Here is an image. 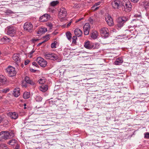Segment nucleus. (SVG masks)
<instances>
[{"label": "nucleus", "mask_w": 149, "mask_h": 149, "mask_svg": "<svg viewBox=\"0 0 149 149\" xmlns=\"http://www.w3.org/2000/svg\"><path fill=\"white\" fill-rule=\"evenodd\" d=\"M39 90L43 92L46 91L48 89V86L47 85H42L39 87Z\"/></svg>", "instance_id": "nucleus-25"}, {"label": "nucleus", "mask_w": 149, "mask_h": 149, "mask_svg": "<svg viewBox=\"0 0 149 149\" xmlns=\"http://www.w3.org/2000/svg\"><path fill=\"white\" fill-rule=\"evenodd\" d=\"M101 3L100 2H98L97 3H95L94 6L92 7V8H94L95 6H97L99 5L100 4V3Z\"/></svg>", "instance_id": "nucleus-39"}, {"label": "nucleus", "mask_w": 149, "mask_h": 149, "mask_svg": "<svg viewBox=\"0 0 149 149\" xmlns=\"http://www.w3.org/2000/svg\"><path fill=\"white\" fill-rule=\"evenodd\" d=\"M23 28L24 31L31 33L33 31V26L31 22H26L24 23Z\"/></svg>", "instance_id": "nucleus-3"}, {"label": "nucleus", "mask_w": 149, "mask_h": 149, "mask_svg": "<svg viewBox=\"0 0 149 149\" xmlns=\"http://www.w3.org/2000/svg\"><path fill=\"white\" fill-rule=\"evenodd\" d=\"M1 147L4 149H7V147L6 146V145L5 144H2L1 145Z\"/></svg>", "instance_id": "nucleus-43"}, {"label": "nucleus", "mask_w": 149, "mask_h": 149, "mask_svg": "<svg viewBox=\"0 0 149 149\" xmlns=\"http://www.w3.org/2000/svg\"><path fill=\"white\" fill-rule=\"evenodd\" d=\"M67 13L66 9L64 8H61L59 13V16L61 18H63L66 16Z\"/></svg>", "instance_id": "nucleus-11"}, {"label": "nucleus", "mask_w": 149, "mask_h": 149, "mask_svg": "<svg viewBox=\"0 0 149 149\" xmlns=\"http://www.w3.org/2000/svg\"><path fill=\"white\" fill-rule=\"evenodd\" d=\"M47 25L49 26L50 29H51L52 26V25L51 23H48L47 24Z\"/></svg>", "instance_id": "nucleus-44"}, {"label": "nucleus", "mask_w": 149, "mask_h": 149, "mask_svg": "<svg viewBox=\"0 0 149 149\" xmlns=\"http://www.w3.org/2000/svg\"><path fill=\"white\" fill-rule=\"evenodd\" d=\"M123 62V59L122 58H117L116 60L115 61V64L116 65H120Z\"/></svg>", "instance_id": "nucleus-27"}, {"label": "nucleus", "mask_w": 149, "mask_h": 149, "mask_svg": "<svg viewBox=\"0 0 149 149\" xmlns=\"http://www.w3.org/2000/svg\"><path fill=\"white\" fill-rule=\"evenodd\" d=\"M3 119V118L1 116H0V123H1Z\"/></svg>", "instance_id": "nucleus-48"}, {"label": "nucleus", "mask_w": 149, "mask_h": 149, "mask_svg": "<svg viewBox=\"0 0 149 149\" xmlns=\"http://www.w3.org/2000/svg\"><path fill=\"white\" fill-rule=\"evenodd\" d=\"M43 38L45 39L44 41V42H45L49 39V35H47L44 36Z\"/></svg>", "instance_id": "nucleus-38"}, {"label": "nucleus", "mask_w": 149, "mask_h": 149, "mask_svg": "<svg viewBox=\"0 0 149 149\" xmlns=\"http://www.w3.org/2000/svg\"><path fill=\"white\" fill-rule=\"evenodd\" d=\"M90 27L88 23H86L83 27L84 33V35H87L89 33Z\"/></svg>", "instance_id": "nucleus-10"}, {"label": "nucleus", "mask_w": 149, "mask_h": 149, "mask_svg": "<svg viewBox=\"0 0 149 149\" xmlns=\"http://www.w3.org/2000/svg\"><path fill=\"white\" fill-rule=\"evenodd\" d=\"M121 2L119 0H115L112 2V5L114 8H118L121 6Z\"/></svg>", "instance_id": "nucleus-12"}, {"label": "nucleus", "mask_w": 149, "mask_h": 149, "mask_svg": "<svg viewBox=\"0 0 149 149\" xmlns=\"http://www.w3.org/2000/svg\"><path fill=\"white\" fill-rule=\"evenodd\" d=\"M45 42L44 41H43V42H40V43H38L37 45V46H40L41 45H42V43H44Z\"/></svg>", "instance_id": "nucleus-49"}, {"label": "nucleus", "mask_w": 149, "mask_h": 149, "mask_svg": "<svg viewBox=\"0 0 149 149\" xmlns=\"http://www.w3.org/2000/svg\"><path fill=\"white\" fill-rule=\"evenodd\" d=\"M72 38V44L75 45H76L77 44L76 40L77 39V37L76 36H74Z\"/></svg>", "instance_id": "nucleus-33"}, {"label": "nucleus", "mask_w": 149, "mask_h": 149, "mask_svg": "<svg viewBox=\"0 0 149 149\" xmlns=\"http://www.w3.org/2000/svg\"><path fill=\"white\" fill-rule=\"evenodd\" d=\"M16 141L14 139H12L10 140L8 143L9 145H13L16 143Z\"/></svg>", "instance_id": "nucleus-34"}, {"label": "nucleus", "mask_w": 149, "mask_h": 149, "mask_svg": "<svg viewBox=\"0 0 149 149\" xmlns=\"http://www.w3.org/2000/svg\"><path fill=\"white\" fill-rule=\"evenodd\" d=\"M127 18L125 17H120L118 18L117 20V26L119 28L122 27L124 23L127 20Z\"/></svg>", "instance_id": "nucleus-4"}, {"label": "nucleus", "mask_w": 149, "mask_h": 149, "mask_svg": "<svg viewBox=\"0 0 149 149\" xmlns=\"http://www.w3.org/2000/svg\"><path fill=\"white\" fill-rule=\"evenodd\" d=\"M65 35L67 39L70 41L71 40L72 38V34L70 31H68L66 33Z\"/></svg>", "instance_id": "nucleus-29"}, {"label": "nucleus", "mask_w": 149, "mask_h": 149, "mask_svg": "<svg viewBox=\"0 0 149 149\" xmlns=\"http://www.w3.org/2000/svg\"><path fill=\"white\" fill-rule=\"evenodd\" d=\"M32 64L33 65L35 66L36 67H37L38 66V65L37 63L36 62H33Z\"/></svg>", "instance_id": "nucleus-47"}, {"label": "nucleus", "mask_w": 149, "mask_h": 149, "mask_svg": "<svg viewBox=\"0 0 149 149\" xmlns=\"http://www.w3.org/2000/svg\"><path fill=\"white\" fill-rule=\"evenodd\" d=\"M6 81V77L3 75H0V85L5 84Z\"/></svg>", "instance_id": "nucleus-19"}, {"label": "nucleus", "mask_w": 149, "mask_h": 149, "mask_svg": "<svg viewBox=\"0 0 149 149\" xmlns=\"http://www.w3.org/2000/svg\"><path fill=\"white\" fill-rule=\"evenodd\" d=\"M99 8V7H96L95 8V9H94V10L95 11V10H97V9H98Z\"/></svg>", "instance_id": "nucleus-55"}, {"label": "nucleus", "mask_w": 149, "mask_h": 149, "mask_svg": "<svg viewBox=\"0 0 149 149\" xmlns=\"http://www.w3.org/2000/svg\"><path fill=\"white\" fill-rule=\"evenodd\" d=\"M45 78L43 77L42 78L40 79L38 81V82L41 84H43L45 82Z\"/></svg>", "instance_id": "nucleus-35"}, {"label": "nucleus", "mask_w": 149, "mask_h": 149, "mask_svg": "<svg viewBox=\"0 0 149 149\" xmlns=\"http://www.w3.org/2000/svg\"><path fill=\"white\" fill-rule=\"evenodd\" d=\"M3 139H8L6 131H2L0 132V140L1 141Z\"/></svg>", "instance_id": "nucleus-15"}, {"label": "nucleus", "mask_w": 149, "mask_h": 149, "mask_svg": "<svg viewBox=\"0 0 149 149\" xmlns=\"http://www.w3.org/2000/svg\"><path fill=\"white\" fill-rule=\"evenodd\" d=\"M139 21H140V20H139ZM141 22H142V23H143H143H145V22L144 21V20H141Z\"/></svg>", "instance_id": "nucleus-53"}, {"label": "nucleus", "mask_w": 149, "mask_h": 149, "mask_svg": "<svg viewBox=\"0 0 149 149\" xmlns=\"http://www.w3.org/2000/svg\"><path fill=\"white\" fill-rule=\"evenodd\" d=\"M56 43L54 42L51 44V47L52 48H54L56 47Z\"/></svg>", "instance_id": "nucleus-40"}, {"label": "nucleus", "mask_w": 149, "mask_h": 149, "mask_svg": "<svg viewBox=\"0 0 149 149\" xmlns=\"http://www.w3.org/2000/svg\"><path fill=\"white\" fill-rule=\"evenodd\" d=\"M123 10L128 12L132 10V5L129 0H125L122 2Z\"/></svg>", "instance_id": "nucleus-2"}, {"label": "nucleus", "mask_w": 149, "mask_h": 149, "mask_svg": "<svg viewBox=\"0 0 149 149\" xmlns=\"http://www.w3.org/2000/svg\"><path fill=\"white\" fill-rule=\"evenodd\" d=\"M74 33L75 36L78 37H81L83 34L82 31L78 28L74 30Z\"/></svg>", "instance_id": "nucleus-16"}, {"label": "nucleus", "mask_w": 149, "mask_h": 149, "mask_svg": "<svg viewBox=\"0 0 149 149\" xmlns=\"http://www.w3.org/2000/svg\"><path fill=\"white\" fill-rule=\"evenodd\" d=\"M145 138L149 139V133L146 132L145 134Z\"/></svg>", "instance_id": "nucleus-42"}, {"label": "nucleus", "mask_w": 149, "mask_h": 149, "mask_svg": "<svg viewBox=\"0 0 149 149\" xmlns=\"http://www.w3.org/2000/svg\"><path fill=\"white\" fill-rule=\"evenodd\" d=\"M36 100L37 102L41 101L42 100V98L40 96H36L35 97Z\"/></svg>", "instance_id": "nucleus-37"}, {"label": "nucleus", "mask_w": 149, "mask_h": 149, "mask_svg": "<svg viewBox=\"0 0 149 149\" xmlns=\"http://www.w3.org/2000/svg\"><path fill=\"white\" fill-rule=\"evenodd\" d=\"M13 59L16 62L18 65H19V63L20 62L21 57L19 54H14L13 56Z\"/></svg>", "instance_id": "nucleus-9"}, {"label": "nucleus", "mask_w": 149, "mask_h": 149, "mask_svg": "<svg viewBox=\"0 0 149 149\" xmlns=\"http://www.w3.org/2000/svg\"><path fill=\"white\" fill-rule=\"evenodd\" d=\"M100 47V44L98 43H92L91 46V49H97Z\"/></svg>", "instance_id": "nucleus-28"}, {"label": "nucleus", "mask_w": 149, "mask_h": 149, "mask_svg": "<svg viewBox=\"0 0 149 149\" xmlns=\"http://www.w3.org/2000/svg\"><path fill=\"white\" fill-rule=\"evenodd\" d=\"M130 1L133 3H137L139 0H130Z\"/></svg>", "instance_id": "nucleus-46"}, {"label": "nucleus", "mask_w": 149, "mask_h": 149, "mask_svg": "<svg viewBox=\"0 0 149 149\" xmlns=\"http://www.w3.org/2000/svg\"><path fill=\"white\" fill-rule=\"evenodd\" d=\"M25 81L28 84H29L31 85H34L35 84V82L33 81L31 79H30L29 77L26 76L25 78Z\"/></svg>", "instance_id": "nucleus-21"}, {"label": "nucleus", "mask_w": 149, "mask_h": 149, "mask_svg": "<svg viewBox=\"0 0 149 149\" xmlns=\"http://www.w3.org/2000/svg\"><path fill=\"white\" fill-rule=\"evenodd\" d=\"M33 52H30V54H33Z\"/></svg>", "instance_id": "nucleus-58"}, {"label": "nucleus", "mask_w": 149, "mask_h": 149, "mask_svg": "<svg viewBox=\"0 0 149 149\" xmlns=\"http://www.w3.org/2000/svg\"><path fill=\"white\" fill-rule=\"evenodd\" d=\"M19 147L18 146H17L14 149H19Z\"/></svg>", "instance_id": "nucleus-54"}, {"label": "nucleus", "mask_w": 149, "mask_h": 149, "mask_svg": "<svg viewBox=\"0 0 149 149\" xmlns=\"http://www.w3.org/2000/svg\"><path fill=\"white\" fill-rule=\"evenodd\" d=\"M143 6L146 9L149 7V2L144 1L143 2Z\"/></svg>", "instance_id": "nucleus-36"}, {"label": "nucleus", "mask_w": 149, "mask_h": 149, "mask_svg": "<svg viewBox=\"0 0 149 149\" xmlns=\"http://www.w3.org/2000/svg\"><path fill=\"white\" fill-rule=\"evenodd\" d=\"M71 22H70L67 25V27H69L71 25Z\"/></svg>", "instance_id": "nucleus-52"}, {"label": "nucleus", "mask_w": 149, "mask_h": 149, "mask_svg": "<svg viewBox=\"0 0 149 149\" xmlns=\"http://www.w3.org/2000/svg\"><path fill=\"white\" fill-rule=\"evenodd\" d=\"M6 132L8 136V139H10L14 136L13 131L12 130H10L8 132Z\"/></svg>", "instance_id": "nucleus-24"}, {"label": "nucleus", "mask_w": 149, "mask_h": 149, "mask_svg": "<svg viewBox=\"0 0 149 149\" xmlns=\"http://www.w3.org/2000/svg\"><path fill=\"white\" fill-rule=\"evenodd\" d=\"M17 31L16 28L13 26H7L5 29L6 34L11 37L15 36Z\"/></svg>", "instance_id": "nucleus-1"}, {"label": "nucleus", "mask_w": 149, "mask_h": 149, "mask_svg": "<svg viewBox=\"0 0 149 149\" xmlns=\"http://www.w3.org/2000/svg\"><path fill=\"white\" fill-rule=\"evenodd\" d=\"M47 121H45V120H41V121L40 122V123H39V124H35V122H32V123L31 124H34L35 125H36L37 126L38 125H41V126H46L47 125H48L47 124Z\"/></svg>", "instance_id": "nucleus-20"}, {"label": "nucleus", "mask_w": 149, "mask_h": 149, "mask_svg": "<svg viewBox=\"0 0 149 149\" xmlns=\"http://www.w3.org/2000/svg\"><path fill=\"white\" fill-rule=\"evenodd\" d=\"M36 61L39 65L42 67H45L47 65V61L40 57H38Z\"/></svg>", "instance_id": "nucleus-8"}, {"label": "nucleus", "mask_w": 149, "mask_h": 149, "mask_svg": "<svg viewBox=\"0 0 149 149\" xmlns=\"http://www.w3.org/2000/svg\"><path fill=\"white\" fill-rule=\"evenodd\" d=\"M50 18V15L47 14H45L41 16L40 18V19L41 22H45L49 20Z\"/></svg>", "instance_id": "nucleus-13"}, {"label": "nucleus", "mask_w": 149, "mask_h": 149, "mask_svg": "<svg viewBox=\"0 0 149 149\" xmlns=\"http://www.w3.org/2000/svg\"><path fill=\"white\" fill-rule=\"evenodd\" d=\"M2 40L6 42H10V40L9 38L7 37V36H4L2 38Z\"/></svg>", "instance_id": "nucleus-32"}, {"label": "nucleus", "mask_w": 149, "mask_h": 149, "mask_svg": "<svg viewBox=\"0 0 149 149\" xmlns=\"http://www.w3.org/2000/svg\"><path fill=\"white\" fill-rule=\"evenodd\" d=\"M45 56L47 59L54 61L57 60L58 58V55L53 53H46L45 54Z\"/></svg>", "instance_id": "nucleus-6"}, {"label": "nucleus", "mask_w": 149, "mask_h": 149, "mask_svg": "<svg viewBox=\"0 0 149 149\" xmlns=\"http://www.w3.org/2000/svg\"><path fill=\"white\" fill-rule=\"evenodd\" d=\"M98 36V32L96 31L92 32L91 35V37L93 39H96Z\"/></svg>", "instance_id": "nucleus-23"}, {"label": "nucleus", "mask_w": 149, "mask_h": 149, "mask_svg": "<svg viewBox=\"0 0 149 149\" xmlns=\"http://www.w3.org/2000/svg\"><path fill=\"white\" fill-rule=\"evenodd\" d=\"M24 109H26V107H24Z\"/></svg>", "instance_id": "nucleus-60"}, {"label": "nucleus", "mask_w": 149, "mask_h": 149, "mask_svg": "<svg viewBox=\"0 0 149 149\" xmlns=\"http://www.w3.org/2000/svg\"><path fill=\"white\" fill-rule=\"evenodd\" d=\"M59 3V1H54L50 3V5L51 6L54 7L57 6Z\"/></svg>", "instance_id": "nucleus-31"}, {"label": "nucleus", "mask_w": 149, "mask_h": 149, "mask_svg": "<svg viewBox=\"0 0 149 149\" xmlns=\"http://www.w3.org/2000/svg\"><path fill=\"white\" fill-rule=\"evenodd\" d=\"M47 31V29L45 27H39L38 28L37 34L41 35Z\"/></svg>", "instance_id": "nucleus-18"}, {"label": "nucleus", "mask_w": 149, "mask_h": 149, "mask_svg": "<svg viewBox=\"0 0 149 149\" xmlns=\"http://www.w3.org/2000/svg\"><path fill=\"white\" fill-rule=\"evenodd\" d=\"M30 61L28 60H26L24 62V64L25 65H27L29 62Z\"/></svg>", "instance_id": "nucleus-45"}, {"label": "nucleus", "mask_w": 149, "mask_h": 149, "mask_svg": "<svg viewBox=\"0 0 149 149\" xmlns=\"http://www.w3.org/2000/svg\"><path fill=\"white\" fill-rule=\"evenodd\" d=\"M83 19V18H80L78 20H76V22L77 23V22H79V21H81V19Z\"/></svg>", "instance_id": "nucleus-51"}, {"label": "nucleus", "mask_w": 149, "mask_h": 149, "mask_svg": "<svg viewBox=\"0 0 149 149\" xmlns=\"http://www.w3.org/2000/svg\"><path fill=\"white\" fill-rule=\"evenodd\" d=\"M92 43H91L89 41H88L84 43V46L86 48L88 49H91Z\"/></svg>", "instance_id": "nucleus-26"}, {"label": "nucleus", "mask_w": 149, "mask_h": 149, "mask_svg": "<svg viewBox=\"0 0 149 149\" xmlns=\"http://www.w3.org/2000/svg\"><path fill=\"white\" fill-rule=\"evenodd\" d=\"M100 33L101 36L105 38L108 37L109 35L108 29L105 27L102 28L100 31Z\"/></svg>", "instance_id": "nucleus-7"}, {"label": "nucleus", "mask_w": 149, "mask_h": 149, "mask_svg": "<svg viewBox=\"0 0 149 149\" xmlns=\"http://www.w3.org/2000/svg\"><path fill=\"white\" fill-rule=\"evenodd\" d=\"M10 90L9 88L4 89L2 90V92L4 93H6L9 91Z\"/></svg>", "instance_id": "nucleus-41"}, {"label": "nucleus", "mask_w": 149, "mask_h": 149, "mask_svg": "<svg viewBox=\"0 0 149 149\" xmlns=\"http://www.w3.org/2000/svg\"><path fill=\"white\" fill-rule=\"evenodd\" d=\"M8 115L11 118L14 120L17 119L18 117V113L16 112H9Z\"/></svg>", "instance_id": "nucleus-17"}, {"label": "nucleus", "mask_w": 149, "mask_h": 149, "mask_svg": "<svg viewBox=\"0 0 149 149\" xmlns=\"http://www.w3.org/2000/svg\"><path fill=\"white\" fill-rule=\"evenodd\" d=\"M107 24L110 26H112L113 25V19L110 16H108L105 18Z\"/></svg>", "instance_id": "nucleus-14"}, {"label": "nucleus", "mask_w": 149, "mask_h": 149, "mask_svg": "<svg viewBox=\"0 0 149 149\" xmlns=\"http://www.w3.org/2000/svg\"><path fill=\"white\" fill-rule=\"evenodd\" d=\"M15 68L11 66H9L6 69L7 72L10 77H13L16 75V72L15 70Z\"/></svg>", "instance_id": "nucleus-5"}, {"label": "nucleus", "mask_w": 149, "mask_h": 149, "mask_svg": "<svg viewBox=\"0 0 149 149\" xmlns=\"http://www.w3.org/2000/svg\"><path fill=\"white\" fill-rule=\"evenodd\" d=\"M30 95V93L25 92L23 94V97L24 99H28L29 98Z\"/></svg>", "instance_id": "nucleus-30"}, {"label": "nucleus", "mask_w": 149, "mask_h": 149, "mask_svg": "<svg viewBox=\"0 0 149 149\" xmlns=\"http://www.w3.org/2000/svg\"><path fill=\"white\" fill-rule=\"evenodd\" d=\"M24 107H25V106H26V104H24Z\"/></svg>", "instance_id": "nucleus-57"}, {"label": "nucleus", "mask_w": 149, "mask_h": 149, "mask_svg": "<svg viewBox=\"0 0 149 149\" xmlns=\"http://www.w3.org/2000/svg\"><path fill=\"white\" fill-rule=\"evenodd\" d=\"M89 20L90 21V22H91V21H93V20L92 19H90Z\"/></svg>", "instance_id": "nucleus-56"}, {"label": "nucleus", "mask_w": 149, "mask_h": 149, "mask_svg": "<svg viewBox=\"0 0 149 149\" xmlns=\"http://www.w3.org/2000/svg\"><path fill=\"white\" fill-rule=\"evenodd\" d=\"M141 16V15H139L138 17H140Z\"/></svg>", "instance_id": "nucleus-59"}, {"label": "nucleus", "mask_w": 149, "mask_h": 149, "mask_svg": "<svg viewBox=\"0 0 149 149\" xmlns=\"http://www.w3.org/2000/svg\"><path fill=\"white\" fill-rule=\"evenodd\" d=\"M31 71L33 72H35L36 71V70H34L33 69H30Z\"/></svg>", "instance_id": "nucleus-50"}, {"label": "nucleus", "mask_w": 149, "mask_h": 149, "mask_svg": "<svg viewBox=\"0 0 149 149\" xmlns=\"http://www.w3.org/2000/svg\"><path fill=\"white\" fill-rule=\"evenodd\" d=\"M20 94V89L19 88H15L13 91V95L14 96L17 97Z\"/></svg>", "instance_id": "nucleus-22"}]
</instances>
